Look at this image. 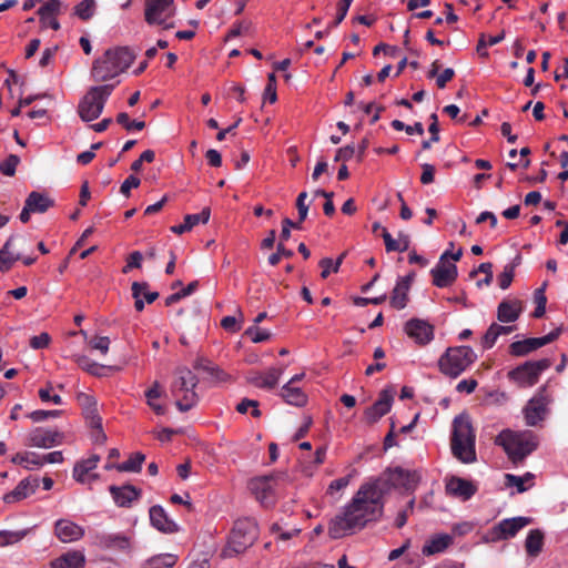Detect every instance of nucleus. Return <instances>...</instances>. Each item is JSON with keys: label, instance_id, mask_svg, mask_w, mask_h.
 I'll list each match as a JSON object with an SVG mask.
<instances>
[{"label": "nucleus", "instance_id": "obj_6", "mask_svg": "<svg viewBox=\"0 0 568 568\" xmlns=\"http://www.w3.org/2000/svg\"><path fill=\"white\" fill-rule=\"evenodd\" d=\"M258 537V527L254 519L243 518L235 521L227 546L223 549L224 557L244 552Z\"/></svg>", "mask_w": 568, "mask_h": 568}, {"label": "nucleus", "instance_id": "obj_23", "mask_svg": "<svg viewBox=\"0 0 568 568\" xmlns=\"http://www.w3.org/2000/svg\"><path fill=\"white\" fill-rule=\"evenodd\" d=\"M283 372L281 367H271L265 373L252 372L246 379L255 387L272 389L277 385Z\"/></svg>", "mask_w": 568, "mask_h": 568}, {"label": "nucleus", "instance_id": "obj_53", "mask_svg": "<svg viewBox=\"0 0 568 568\" xmlns=\"http://www.w3.org/2000/svg\"><path fill=\"white\" fill-rule=\"evenodd\" d=\"M116 122L121 125H123L128 131L130 130H142L145 126V123L143 121L133 120L131 121L128 113L121 112L116 115Z\"/></svg>", "mask_w": 568, "mask_h": 568}, {"label": "nucleus", "instance_id": "obj_35", "mask_svg": "<svg viewBox=\"0 0 568 568\" xmlns=\"http://www.w3.org/2000/svg\"><path fill=\"white\" fill-rule=\"evenodd\" d=\"M26 202L33 213H44L54 205V201L51 197L37 191L31 192Z\"/></svg>", "mask_w": 568, "mask_h": 568}, {"label": "nucleus", "instance_id": "obj_14", "mask_svg": "<svg viewBox=\"0 0 568 568\" xmlns=\"http://www.w3.org/2000/svg\"><path fill=\"white\" fill-rule=\"evenodd\" d=\"M63 440V434L43 427L32 429L26 439V445L30 447L50 448L60 445Z\"/></svg>", "mask_w": 568, "mask_h": 568}, {"label": "nucleus", "instance_id": "obj_27", "mask_svg": "<svg viewBox=\"0 0 568 568\" xmlns=\"http://www.w3.org/2000/svg\"><path fill=\"white\" fill-rule=\"evenodd\" d=\"M99 462V455H92L88 459L78 462L73 468V478L81 484L91 483L92 480L98 479L99 476L97 474H90V471L98 466Z\"/></svg>", "mask_w": 568, "mask_h": 568}, {"label": "nucleus", "instance_id": "obj_56", "mask_svg": "<svg viewBox=\"0 0 568 568\" xmlns=\"http://www.w3.org/2000/svg\"><path fill=\"white\" fill-rule=\"evenodd\" d=\"M53 389L52 384L49 382L44 388L39 389V397L42 402H52L55 405L62 404V398L59 395H51V390Z\"/></svg>", "mask_w": 568, "mask_h": 568}, {"label": "nucleus", "instance_id": "obj_5", "mask_svg": "<svg viewBox=\"0 0 568 568\" xmlns=\"http://www.w3.org/2000/svg\"><path fill=\"white\" fill-rule=\"evenodd\" d=\"M419 480L420 475L416 470L395 467L386 469L381 476L371 480V484L384 499V496L388 494L392 488H403L406 491H414Z\"/></svg>", "mask_w": 568, "mask_h": 568}, {"label": "nucleus", "instance_id": "obj_61", "mask_svg": "<svg viewBox=\"0 0 568 568\" xmlns=\"http://www.w3.org/2000/svg\"><path fill=\"white\" fill-rule=\"evenodd\" d=\"M141 181L135 175L128 176L124 182L121 184L120 192L125 196H130V191L133 187H138L140 185Z\"/></svg>", "mask_w": 568, "mask_h": 568}, {"label": "nucleus", "instance_id": "obj_50", "mask_svg": "<svg viewBox=\"0 0 568 568\" xmlns=\"http://www.w3.org/2000/svg\"><path fill=\"white\" fill-rule=\"evenodd\" d=\"M19 163L20 158L16 154H10L6 160L0 162V172L6 176H12Z\"/></svg>", "mask_w": 568, "mask_h": 568}, {"label": "nucleus", "instance_id": "obj_42", "mask_svg": "<svg viewBox=\"0 0 568 568\" xmlns=\"http://www.w3.org/2000/svg\"><path fill=\"white\" fill-rule=\"evenodd\" d=\"M11 462L13 464L22 465L27 469L41 467L40 455L36 453H18L11 458Z\"/></svg>", "mask_w": 568, "mask_h": 568}, {"label": "nucleus", "instance_id": "obj_47", "mask_svg": "<svg viewBox=\"0 0 568 568\" xmlns=\"http://www.w3.org/2000/svg\"><path fill=\"white\" fill-rule=\"evenodd\" d=\"M95 10L94 0H83L74 7V14L82 20H89Z\"/></svg>", "mask_w": 568, "mask_h": 568}, {"label": "nucleus", "instance_id": "obj_13", "mask_svg": "<svg viewBox=\"0 0 568 568\" xmlns=\"http://www.w3.org/2000/svg\"><path fill=\"white\" fill-rule=\"evenodd\" d=\"M448 254L449 251L444 252L439 257L437 265L430 271L433 284L437 287H447L452 285L458 276L456 264L447 261Z\"/></svg>", "mask_w": 568, "mask_h": 568}, {"label": "nucleus", "instance_id": "obj_3", "mask_svg": "<svg viewBox=\"0 0 568 568\" xmlns=\"http://www.w3.org/2000/svg\"><path fill=\"white\" fill-rule=\"evenodd\" d=\"M475 432L469 418L465 415L455 417L453 422L452 453L462 463L476 460Z\"/></svg>", "mask_w": 568, "mask_h": 568}, {"label": "nucleus", "instance_id": "obj_54", "mask_svg": "<svg viewBox=\"0 0 568 568\" xmlns=\"http://www.w3.org/2000/svg\"><path fill=\"white\" fill-rule=\"evenodd\" d=\"M264 100L270 101L271 103H274L277 100L276 94V75L275 73H270L267 77V84L264 89L263 94Z\"/></svg>", "mask_w": 568, "mask_h": 568}, {"label": "nucleus", "instance_id": "obj_60", "mask_svg": "<svg viewBox=\"0 0 568 568\" xmlns=\"http://www.w3.org/2000/svg\"><path fill=\"white\" fill-rule=\"evenodd\" d=\"M51 338L48 333H41L30 338V346L33 349L44 348L49 345Z\"/></svg>", "mask_w": 568, "mask_h": 568}, {"label": "nucleus", "instance_id": "obj_51", "mask_svg": "<svg viewBox=\"0 0 568 568\" xmlns=\"http://www.w3.org/2000/svg\"><path fill=\"white\" fill-rule=\"evenodd\" d=\"M477 272L484 273L485 278L477 282V285H489L493 281V264L490 262L481 263L477 270L470 272V277H474Z\"/></svg>", "mask_w": 568, "mask_h": 568}, {"label": "nucleus", "instance_id": "obj_57", "mask_svg": "<svg viewBox=\"0 0 568 568\" xmlns=\"http://www.w3.org/2000/svg\"><path fill=\"white\" fill-rule=\"evenodd\" d=\"M90 346L105 355L109 352L110 338L106 336H97L90 341Z\"/></svg>", "mask_w": 568, "mask_h": 568}, {"label": "nucleus", "instance_id": "obj_18", "mask_svg": "<svg viewBox=\"0 0 568 568\" xmlns=\"http://www.w3.org/2000/svg\"><path fill=\"white\" fill-rule=\"evenodd\" d=\"M529 523L530 519L527 517H514L504 519L493 528V536L498 540L513 538Z\"/></svg>", "mask_w": 568, "mask_h": 568}, {"label": "nucleus", "instance_id": "obj_12", "mask_svg": "<svg viewBox=\"0 0 568 568\" xmlns=\"http://www.w3.org/2000/svg\"><path fill=\"white\" fill-rule=\"evenodd\" d=\"M173 1L174 0H145V21L149 24L164 26L165 29L172 28V24H165V20L173 16Z\"/></svg>", "mask_w": 568, "mask_h": 568}, {"label": "nucleus", "instance_id": "obj_8", "mask_svg": "<svg viewBox=\"0 0 568 568\" xmlns=\"http://www.w3.org/2000/svg\"><path fill=\"white\" fill-rule=\"evenodd\" d=\"M115 85L116 83H112L90 88L78 105L82 121L91 122L100 116Z\"/></svg>", "mask_w": 568, "mask_h": 568}, {"label": "nucleus", "instance_id": "obj_31", "mask_svg": "<svg viewBox=\"0 0 568 568\" xmlns=\"http://www.w3.org/2000/svg\"><path fill=\"white\" fill-rule=\"evenodd\" d=\"M211 211L209 207H204L197 214H187L184 216V222L180 225H174L171 231L175 234H183L191 231L195 225L202 223L205 224L210 220Z\"/></svg>", "mask_w": 568, "mask_h": 568}, {"label": "nucleus", "instance_id": "obj_45", "mask_svg": "<svg viewBox=\"0 0 568 568\" xmlns=\"http://www.w3.org/2000/svg\"><path fill=\"white\" fill-rule=\"evenodd\" d=\"M28 532H29L28 529L17 530V531L1 530L0 531V547H6L9 545L19 542L28 535Z\"/></svg>", "mask_w": 568, "mask_h": 568}, {"label": "nucleus", "instance_id": "obj_63", "mask_svg": "<svg viewBox=\"0 0 568 568\" xmlns=\"http://www.w3.org/2000/svg\"><path fill=\"white\" fill-rule=\"evenodd\" d=\"M423 172L420 175V182L423 184H430L435 179V166L428 163L422 165Z\"/></svg>", "mask_w": 568, "mask_h": 568}, {"label": "nucleus", "instance_id": "obj_64", "mask_svg": "<svg viewBox=\"0 0 568 568\" xmlns=\"http://www.w3.org/2000/svg\"><path fill=\"white\" fill-rule=\"evenodd\" d=\"M477 385V381L474 378L463 379L457 384L456 390L459 393L471 394L476 389Z\"/></svg>", "mask_w": 568, "mask_h": 568}, {"label": "nucleus", "instance_id": "obj_48", "mask_svg": "<svg viewBox=\"0 0 568 568\" xmlns=\"http://www.w3.org/2000/svg\"><path fill=\"white\" fill-rule=\"evenodd\" d=\"M132 296L134 298V307L138 312H142L144 308V302L142 300V291L149 290V283L146 282H133L132 284Z\"/></svg>", "mask_w": 568, "mask_h": 568}, {"label": "nucleus", "instance_id": "obj_10", "mask_svg": "<svg viewBox=\"0 0 568 568\" xmlns=\"http://www.w3.org/2000/svg\"><path fill=\"white\" fill-rule=\"evenodd\" d=\"M548 367H550V361L547 358L529 361L511 369L508 377L520 387H530L538 382L540 374Z\"/></svg>", "mask_w": 568, "mask_h": 568}, {"label": "nucleus", "instance_id": "obj_1", "mask_svg": "<svg viewBox=\"0 0 568 568\" xmlns=\"http://www.w3.org/2000/svg\"><path fill=\"white\" fill-rule=\"evenodd\" d=\"M383 509V498L371 481H367L359 487L343 514L331 520L328 535L333 539H339L353 534L356 529L365 527L367 523L377 520Z\"/></svg>", "mask_w": 568, "mask_h": 568}, {"label": "nucleus", "instance_id": "obj_16", "mask_svg": "<svg viewBox=\"0 0 568 568\" xmlns=\"http://www.w3.org/2000/svg\"><path fill=\"white\" fill-rule=\"evenodd\" d=\"M94 545L105 550L125 551L131 547V539L122 532H101L94 536Z\"/></svg>", "mask_w": 568, "mask_h": 568}, {"label": "nucleus", "instance_id": "obj_32", "mask_svg": "<svg viewBox=\"0 0 568 568\" xmlns=\"http://www.w3.org/2000/svg\"><path fill=\"white\" fill-rule=\"evenodd\" d=\"M193 367L197 371H203L204 373H206L212 382L219 383L227 379V374L224 373L217 365L213 364L207 358H196Z\"/></svg>", "mask_w": 568, "mask_h": 568}, {"label": "nucleus", "instance_id": "obj_30", "mask_svg": "<svg viewBox=\"0 0 568 568\" xmlns=\"http://www.w3.org/2000/svg\"><path fill=\"white\" fill-rule=\"evenodd\" d=\"M453 536L448 534H439L429 538L422 548L424 556H433L445 551L453 544Z\"/></svg>", "mask_w": 568, "mask_h": 568}, {"label": "nucleus", "instance_id": "obj_4", "mask_svg": "<svg viewBox=\"0 0 568 568\" xmlns=\"http://www.w3.org/2000/svg\"><path fill=\"white\" fill-rule=\"evenodd\" d=\"M197 384L199 378L189 367L181 366L174 371L170 390L180 412H187L197 404L199 396L195 392Z\"/></svg>", "mask_w": 568, "mask_h": 568}, {"label": "nucleus", "instance_id": "obj_22", "mask_svg": "<svg viewBox=\"0 0 568 568\" xmlns=\"http://www.w3.org/2000/svg\"><path fill=\"white\" fill-rule=\"evenodd\" d=\"M40 484V479L38 477H27L22 479L16 488L6 494L3 496V500L6 504H13L20 500L26 499L36 493Z\"/></svg>", "mask_w": 568, "mask_h": 568}, {"label": "nucleus", "instance_id": "obj_55", "mask_svg": "<svg viewBox=\"0 0 568 568\" xmlns=\"http://www.w3.org/2000/svg\"><path fill=\"white\" fill-rule=\"evenodd\" d=\"M61 414H62V412L58 410V409H54V410L38 409V410H33L30 414H28V417L36 423H40L50 417H59Z\"/></svg>", "mask_w": 568, "mask_h": 568}, {"label": "nucleus", "instance_id": "obj_9", "mask_svg": "<svg viewBox=\"0 0 568 568\" xmlns=\"http://www.w3.org/2000/svg\"><path fill=\"white\" fill-rule=\"evenodd\" d=\"M281 474L254 477L248 481V489L264 507H272L277 500L276 485Z\"/></svg>", "mask_w": 568, "mask_h": 568}, {"label": "nucleus", "instance_id": "obj_40", "mask_svg": "<svg viewBox=\"0 0 568 568\" xmlns=\"http://www.w3.org/2000/svg\"><path fill=\"white\" fill-rule=\"evenodd\" d=\"M145 460V455L136 452L132 454L128 460L120 463L115 466V469L119 471L126 473H139L142 469V464Z\"/></svg>", "mask_w": 568, "mask_h": 568}, {"label": "nucleus", "instance_id": "obj_17", "mask_svg": "<svg viewBox=\"0 0 568 568\" xmlns=\"http://www.w3.org/2000/svg\"><path fill=\"white\" fill-rule=\"evenodd\" d=\"M122 73L111 57L104 54L93 62L91 75L95 82H106Z\"/></svg>", "mask_w": 568, "mask_h": 568}, {"label": "nucleus", "instance_id": "obj_41", "mask_svg": "<svg viewBox=\"0 0 568 568\" xmlns=\"http://www.w3.org/2000/svg\"><path fill=\"white\" fill-rule=\"evenodd\" d=\"M409 287L396 282V285L392 292L390 305L396 310H403L406 307L408 302Z\"/></svg>", "mask_w": 568, "mask_h": 568}, {"label": "nucleus", "instance_id": "obj_62", "mask_svg": "<svg viewBox=\"0 0 568 568\" xmlns=\"http://www.w3.org/2000/svg\"><path fill=\"white\" fill-rule=\"evenodd\" d=\"M355 154V146L354 145H346L344 148H339L335 154L334 161H348L353 158Z\"/></svg>", "mask_w": 568, "mask_h": 568}, {"label": "nucleus", "instance_id": "obj_19", "mask_svg": "<svg viewBox=\"0 0 568 568\" xmlns=\"http://www.w3.org/2000/svg\"><path fill=\"white\" fill-rule=\"evenodd\" d=\"M548 400L545 395L539 393L534 396L524 409L525 420L528 426H536L544 420L547 414Z\"/></svg>", "mask_w": 568, "mask_h": 568}, {"label": "nucleus", "instance_id": "obj_25", "mask_svg": "<svg viewBox=\"0 0 568 568\" xmlns=\"http://www.w3.org/2000/svg\"><path fill=\"white\" fill-rule=\"evenodd\" d=\"M524 311V304L518 298H505L497 307V320L501 323L516 322Z\"/></svg>", "mask_w": 568, "mask_h": 568}, {"label": "nucleus", "instance_id": "obj_7", "mask_svg": "<svg viewBox=\"0 0 568 568\" xmlns=\"http://www.w3.org/2000/svg\"><path fill=\"white\" fill-rule=\"evenodd\" d=\"M477 358L469 346L448 347L438 361L443 374L456 378L465 372Z\"/></svg>", "mask_w": 568, "mask_h": 568}, {"label": "nucleus", "instance_id": "obj_52", "mask_svg": "<svg viewBox=\"0 0 568 568\" xmlns=\"http://www.w3.org/2000/svg\"><path fill=\"white\" fill-rule=\"evenodd\" d=\"M244 334L248 336L253 343H262L270 339L271 337V333L268 331L262 329L256 325L246 328Z\"/></svg>", "mask_w": 568, "mask_h": 568}, {"label": "nucleus", "instance_id": "obj_33", "mask_svg": "<svg viewBox=\"0 0 568 568\" xmlns=\"http://www.w3.org/2000/svg\"><path fill=\"white\" fill-rule=\"evenodd\" d=\"M515 328H516V326H514V325L504 326V325H499L497 323H493L488 327V329L486 331V333L484 334V336L481 338L483 347L485 349L491 348L495 345V343L499 336L508 335L511 332H514Z\"/></svg>", "mask_w": 568, "mask_h": 568}, {"label": "nucleus", "instance_id": "obj_2", "mask_svg": "<svg viewBox=\"0 0 568 568\" xmlns=\"http://www.w3.org/2000/svg\"><path fill=\"white\" fill-rule=\"evenodd\" d=\"M495 444L501 446L509 460L517 465L537 449L538 437L531 430L504 429L496 437Z\"/></svg>", "mask_w": 568, "mask_h": 568}, {"label": "nucleus", "instance_id": "obj_24", "mask_svg": "<svg viewBox=\"0 0 568 568\" xmlns=\"http://www.w3.org/2000/svg\"><path fill=\"white\" fill-rule=\"evenodd\" d=\"M109 491L119 507H131V504L141 497V489L132 485H111Z\"/></svg>", "mask_w": 568, "mask_h": 568}, {"label": "nucleus", "instance_id": "obj_37", "mask_svg": "<svg viewBox=\"0 0 568 568\" xmlns=\"http://www.w3.org/2000/svg\"><path fill=\"white\" fill-rule=\"evenodd\" d=\"M13 237H10L0 250V272H8L14 262L21 260V255L19 253L12 252L10 248L13 243Z\"/></svg>", "mask_w": 568, "mask_h": 568}, {"label": "nucleus", "instance_id": "obj_15", "mask_svg": "<svg viewBox=\"0 0 568 568\" xmlns=\"http://www.w3.org/2000/svg\"><path fill=\"white\" fill-rule=\"evenodd\" d=\"M394 402L393 390L385 388L378 394L377 400L364 412L365 422L369 425L377 423L392 408Z\"/></svg>", "mask_w": 568, "mask_h": 568}, {"label": "nucleus", "instance_id": "obj_34", "mask_svg": "<svg viewBox=\"0 0 568 568\" xmlns=\"http://www.w3.org/2000/svg\"><path fill=\"white\" fill-rule=\"evenodd\" d=\"M106 57H111L122 72L125 71L135 59L134 53L126 47L109 49L106 50Z\"/></svg>", "mask_w": 568, "mask_h": 568}, {"label": "nucleus", "instance_id": "obj_26", "mask_svg": "<svg viewBox=\"0 0 568 568\" xmlns=\"http://www.w3.org/2000/svg\"><path fill=\"white\" fill-rule=\"evenodd\" d=\"M55 536L62 542H72L84 536L83 527L69 519H59L54 525Z\"/></svg>", "mask_w": 568, "mask_h": 568}, {"label": "nucleus", "instance_id": "obj_38", "mask_svg": "<svg viewBox=\"0 0 568 568\" xmlns=\"http://www.w3.org/2000/svg\"><path fill=\"white\" fill-rule=\"evenodd\" d=\"M544 546V534L539 529H532L529 531L526 541L525 548L529 556L536 557L540 554Z\"/></svg>", "mask_w": 568, "mask_h": 568}, {"label": "nucleus", "instance_id": "obj_46", "mask_svg": "<svg viewBox=\"0 0 568 568\" xmlns=\"http://www.w3.org/2000/svg\"><path fill=\"white\" fill-rule=\"evenodd\" d=\"M429 119L432 121L428 126V134H430V139L422 142V148L424 150L430 149L432 143L439 141L438 116L436 113H432Z\"/></svg>", "mask_w": 568, "mask_h": 568}, {"label": "nucleus", "instance_id": "obj_11", "mask_svg": "<svg viewBox=\"0 0 568 568\" xmlns=\"http://www.w3.org/2000/svg\"><path fill=\"white\" fill-rule=\"evenodd\" d=\"M562 333V327L559 326L542 337H529L523 341L514 342L509 345V353L514 356H526L529 353L552 343Z\"/></svg>", "mask_w": 568, "mask_h": 568}, {"label": "nucleus", "instance_id": "obj_39", "mask_svg": "<svg viewBox=\"0 0 568 568\" xmlns=\"http://www.w3.org/2000/svg\"><path fill=\"white\" fill-rule=\"evenodd\" d=\"M178 561V557L172 554H160L145 560L142 568H172Z\"/></svg>", "mask_w": 568, "mask_h": 568}, {"label": "nucleus", "instance_id": "obj_20", "mask_svg": "<svg viewBox=\"0 0 568 568\" xmlns=\"http://www.w3.org/2000/svg\"><path fill=\"white\" fill-rule=\"evenodd\" d=\"M446 494L462 500L470 499L477 493V486L467 479L452 476L446 481Z\"/></svg>", "mask_w": 568, "mask_h": 568}, {"label": "nucleus", "instance_id": "obj_49", "mask_svg": "<svg viewBox=\"0 0 568 568\" xmlns=\"http://www.w3.org/2000/svg\"><path fill=\"white\" fill-rule=\"evenodd\" d=\"M516 265L517 263L507 264L504 271L498 275V284L501 290H506L510 286L515 276Z\"/></svg>", "mask_w": 568, "mask_h": 568}, {"label": "nucleus", "instance_id": "obj_21", "mask_svg": "<svg viewBox=\"0 0 568 568\" xmlns=\"http://www.w3.org/2000/svg\"><path fill=\"white\" fill-rule=\"evenodd\" d=\"M405 332L416 343L425 345L434 338V327L426 321L413 318L405 325Z\"/></svg>", "mask_w": 568, "mask_h": 568}, {"label": "nucleus", "instance_id": "obj_44", "mask_svg": "<svg viewBox=\"0 0 568 568\" xmlns=\"http://www.w3.org/2000/svg\"><path fill=\"white\" fill-rule=\"evenodd\" d=\"M75 363L83 371H85V372H88V373H90L91 375H94V376H101L102 375L101 371L104 368L103 365H100V364L93 362L92 359H90L85 355H78L75 357Z\"/></svg>", "mask_w": 568, "mask_h": 568}, {"label": "nucleus", "instance_id": "obj_58", "mask_svg": "<svg viewBox=\"0 0 568 568\" xmlns=\"http://www.w3.org/2000/svg\"><path fill=\"white\" fill-rule=\"evenodd\" d=\"M142 253L139 251L132 252L126 261V265L123 267L122 272L128 273L132 268H140L142 262Z\"/></svg>", "mask_w": 568, "mask_h": 568}, {"label": "nucleus", "instance_id": "obj_28", "mask_svg": "<svg viewBox=\"0 0 568 568\" xmlns=\"http://www.w3.org/2000/svg\"><path fill=\"white\" fill-rule=\"evenodd\" d=\"M149 514L152 526L158 530L168 534L178 531V525L168 517L165 510L161 506H152Z\"/></svg>", "mask_w": 568, "mask_h": 568}, {"label": "nucleus", "instance_id": "obj_59", "mask_svg": "<svg viewBox=\"0 0 568 568\" xmlns=\"http://www.w3.org/2000/svg\"><path fill=\"white\" fill-rule=\"evenodd\" d=\"M524 477L516 476L513 474H506L505 475V484L508 487L515 486L517 488L518 493H524L527 490V488L524 485Z\"/></svg>", "mask_w": 568, "mask_h": 568}, {"label": "nucleus", "instance_id": "obj_43", "mask_svg": "<svg viewBox=\"0 0 568 568\" xmlns=\"http://www.w3.org/2000/svg\"><path fill=\"white\" fill-rule=\"evenodd\" d=\"M62 2L60 0H49L38 10L41 24H45L48 17L60 13Z\"/></svg>", "mask_w": 568, "mask_h": 568}, {"label": "nucleus", "instance_id": "obj_36", "mask_svg": "<svg viewBox=\"0 0 568 568\" xmlns=\"http://www.w3.org/2000/svg\"><path fill=\"white\" fill-rule=\"evenodd\" d=\"M281 396L290 405L301 407L307 403L306 394L296 386L284 385L281 390Z\"/></svg>", "mask_w": 568, "mask_h": 568}, {"label": "nucleus", "instance_id": "obj_29", "mask_svg": "<svg viewBox=\"0 0 568 568\" xmlns=\"http://www.w3.org/2000/svg\"><path fill=\"white\" fill-rule=\"evenodd\" d=\"M85 555L80 550H70L50 562L51 568H84Z\"/></svg>", "mask_w": 568, "mask_h": 568}]
</instances>
